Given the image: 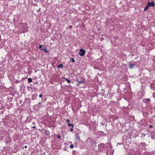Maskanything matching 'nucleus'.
I'll return each instance as SVG.
<instances>
[{
    "label": "nucleus",
    "mask_w": 155,
    "mask_h": 155,
    "mask_svg": "<svg viewBox=\"0 0 155 155\" xmlns=\"http://www.w3.org/2000/svg\"><path fill=\"white\" fill-rule=\"evenodd\" d=\"M85 79L84 78H81L80 79L77 78L76 81L79 84H81L85 83Z\"/></svg>",
    "instance_id": "nucleus-1"
},
{
    "label": "nucleus",
    "mask_w": 155,
    "mask_h": 155,
    "mask_svg": "<svg viewBox=\"0 0 155 155\" xmlns=\"http://www.w3.org/2000/svg\"><path fill=\"white\" fill-rule=\"evenodd\" d=\"M85 53V51L83 49H81L80 50V52L79 53V55L81 56H84Z\"/></svg>",
    "instance_id": "nucleus-2"
},
{
    "label": "nucleus",
    "mask_w": 155,
    "mask_h": 155,
    "mask_svg": "<svg viewBox=\"0 0 155 155\" xmlns=\"http://www.w3.org/2000/svg\"><path fill=\"white\" fill-rule=\"evenodd\" d=\"M135 64L134 63H129V68L130 69H133L135 66Z\"/></svg>",
    "instance_id": "nucleus-3"
},
{
    "label": "nucleus",
    "mask_w": 155,
    "mask_h": 155,
    "mask_svg": "<svg viewBox=\"0 0 155 155\" xmlns=\"http://www.w3.org/2000/svg\"><path fill=\"white\" fill-rule=\"evenodd\" d=\"M147 5L149 7L152 6L153 7L155 5L154 3L153 2H148Z\"/></svg>",
    "instance_id": "nucleus-4"
},
{
    "label": "nucleus",
    "mask_w": 155,
    "mask_h": 155,
    "mask_svg": "<svg viewBox=\"0 0 155 155\" xmlns=\"http://www.w3.org/2000/svg\"><path fill=\"white\" fill-rule=\"evenodd\" d=\"M44 131L45 132V134L47 136H48L50 134V132L48 130H44Z\"/></svg>",
    "instance_id": "nucleus-5"
},
{
    "label": "nucleus",
    "mask_w": 155,
    "mask_h": 155,
    "mask_svg": "<svg viewBox=\"0 0 155 155\" xmlns=\"http://www.w3.org/2000/svg\"><path fill=\"white\" fill-rule=\"evenodd\" d=\"M63 67V65L62 64H59L58 66V68H62Z\"/></svg>",
    "instance_id": "nucleus-6"
},
{
    "label": "nucleus",
    "mask_w": 155,
    "mask_h": 155,
    "mask_svg": "<svg viewBox=\"0 0 155 155\" xmlns=\"http://www.w3.org/2000/svg\"><path fill=\"white\" fill-rule=\"evenodd\" d=\"M149 6H148V5L147 4V6H145V7L144 9V11H146L147 9L149 8Z\"/></svg>",
    "instance_id": "nucleus-7"
},
{
    "label": "nucleus",
    "mask_w": 155,
    "mask_h": 155,
    "mask_svg": "<svg viewBox=\"0 0 155 155\" xmlns=\"http://www.w3.org/2000/svg\"><path fill=\"white\" fill-rule=\"evenodd\" d=\"M68 125L69 127L71 126L72 127H74V125L73 124H71L69 123L68 124Z\"/></svg>",
    "instance_id": "nucleus-8"
},
{
    "label": "nucleus",
    "mask_w": 155,
    "mask_h": 155,
    "mask_svg": "<svg viewBox=\"0 0 155 155\" xmlns=\"http://www.w3.org/2000/svg\"><path fill=\"white\" fill-rule=\"evenodd\" d=\"M63 78L65 79L68 83H70L71 82L70 81L68 80V79L66 78Z\"/></svg>",
    "instance_id": "nucleus-9"
},
{
    "label": "nucleus",
    "mask_w": 155,
    "mask_h": 155,
    "mask_svg": "<svg viewBox=\"0 0 155 155\" xmlns=\"http://www.w3.org/2000/svg\"><path fill=\"white\" fill-rule=\"evenodd\" d=\"M28 81L29 83H31L32 81V79L31 78H29L28 79Z\"/></svg>",
    "instance_id": "nucleus-10"
},
{
    "label": "nucleus",
    "mask_w": 155,
    "mask_h": 155,
    "mask_svg": "<svg viewBox=\"0 0 155 155\" xmlns=\"http://www.w3.org/2000/svg\"><path fill=\"white\" fill-rule=\"evenodd\" d=\"M70 147L71 149H72L74 148V146L73 144H71L70 146Z\"/></svg>",
    "instance_id": "nucleus-11"
},
{
    "label": "nucleus",
    "mask_w": 155,
    "mask_h": 155,
    "mask_svg": "<svg viewBox=\"0 0 155 155\" xmlns=\"http://www.w3.org/2000/svg\"><path fill=\"white\" fill-rule=\"evenodd\" d=\"M71 60L74 63L75 62L73 58H71Z\"/></svg>",
    "instance_id": "nucleus-12"
},
{
    "label": "nucleus",
    "mask_w": 155,
    "mask_h": 155,
    "mask_svg": "<svg viewBox=\"0 0 155 155\" xmlns=\"http://www.w3.org/2000/svg\"><path fill=\"white\" fill-rule=\"evenodd\" d=\"M57 138L58 139H60V138H61V136L59 135H57Z\"/></svg>",
    "instance_id": "nucleus-13"
},
{
    "label": "nucleus",
    "mask_w": 155,
    "mask_h": 155,
    "mask_svg": "<svg viewBox=\"0 0 155 155\" xmlns=\"http://www.w3.org/2000/svg\"><path fill=\"white\" fill-rule=\"evenodd\" d=\"M104 38H101V39H100V40H101V41H103V40H104Z\"/></svg>",
    "instance_id": "nucleus-14"
},
{
    "label": "nucleus",
    "mask_w": 155,
    "mask_h": 155,
    "mask_svg": "<svg viewBox=\"0 0 155 155\" xmlns=\"http://www.w3.org/2000/svg\"><path fill=\"white\" fill-rule=\"evenodd\" d=\"M146 100L147 101H150V99L149 98H147L146 99Z\"/></svg>",
    "instance_id": "nucleus-15"
},
{
    "label": "nucleus",
    "mask_w": 155,
    "mask_h": 155,
    "mask_svg": "<svg viewBox=\"0 0 155 155\" xmlns=\"http://www.w3.org/2000/svg\"><path fill=\"white\" fill-rule=\"evenodd\" d=\"M73 127H72V128H71V129L70 130V131H71L72 132V131H73Z\"/></svg>",
    "instance_id": "nucleus-16"
},
{
    "label": "nucleus",
    "mask_w": 155,
    "mask_h": 155,
    "mask_svg": "<svg viewBox=\"0 0 155 155\" xmlns=\"http://www.w3.org/2000/svg\"><path fill=\"white\" fill-rule=\"evenodd\" d=\"M44 52H48V51H47L46 49H45V50H44Z\"/></svg>",
    "instance_id": "nucleus-17"
},
{
    "label": "nucleus",
    "mask_w": 155,
    "mask_h": 155,
    "mask_svg": "<svg viewBox=\"0 0 155 155\" xmlns=\"http://www.w3.org/2000/svg\"><path fill=\"white\" fill-rule=\"evenodd\" d=\"M42 97V95L41 94H40L39 95V97Z\"/></svg>",
    "instance_id": "nucleus-18"
},
{
    "label": "nucleus",
    "mask_w": 155,
    "mask_h": 155,
    "mask_svg": "<svg viewBox=\"0 0 155 155\" xmlns=\"http://www.w3.org/2000/svg\"><path fill=\"white\" fill-rule=\"evenodd\" d=\"M70 121V120L69 119H67L66 120V122H69Z\"/></svg>",
    "instance_id": "nucleus-19"
},
{
    "label": "nucleus",
    "mask_w": 155,
    "mask_h": 155,
    "mask_svg": "<svg viewBox=\"0 0 155 155\" xmlns=\"http://www.w3.org/2000/svg\"><path fill=\"white\" fill-rule=\"evenodd\" d=\"M42 47V45H40L39 46V48L40 49V48H41Z\"/></svg>",
    "instance_id": "nucleus-20"
},
{
    "label": "nucleus",
    "mask_w": 155,
    "mask_h": 155,
    "mask_svg": "<svg viewBox=\"0 0 155 155\" xmlns=\"http://www.w3.org/2000/svg\"><path fill=\"white\" fill-rule=\"evenodd\" d=\"M149 127H150V128H152V127H153V126H152V125H150V126H149Z\"/></svg>",
    "instance_id": "nucleus-21"
},
{
    "label": "nucleus",
    "mask_w": 155,
    "mask_h": 155,
    "mask_svg": "<svg viewBox=\"0 0 155 155\" xmlns=\"http://www.w3.org/2000/svg\"><path fill=\"white\" fill-rule=\"evenodd\" d=\"M32 128H36V127L35 126H34L33 127H32Z\"/></svg>",
    "instance_id": "nucleus-22"
},
{
    "label": "nucleus",
    "mask_w": 155,
    "mask_h": 155,
    "mask_svg": "<svg viewBox=\"0 0 155 155\" xmlns=\"http://www.w3.org/2000/svg\"><path fill=\"white\" fill-rule=\"evenodd\" d=\"M72 28V26L71 25H70L69 28V29L71 28Z\"/></svg>",
    "instance_id": "nucleus-23"
},
{
    "label": "nucleus",
    "mask_w": 155,
    "mask_h": 155,
    "mask_svg": "<svg viewBox=\"0 0 155 155\" xmlns=\"http://www.w3.org/2000/svg\"><path fill=\"white\" fill-rule=\"evenodd\" d=\"M24 147H25V148H26L27 147V146H25Z\"/></svg>",
    "instance_id": "nucleus-24"
},
{
    "label": "nucleus",
    "mask_w": 155,
    "mask_h": 155,
    "mask_svg": "<svg viewBox=\"0 0 155 155\" xmlns=\"http://www.w3.org/2000/svg\"><path fill=\"white\" fill-rule=\"evenodd\" d=\"M35 122L32 123V124H33L35 125Z\"/></svg>",
    "instance_id": "nucleus-25"
}]
</instances>
